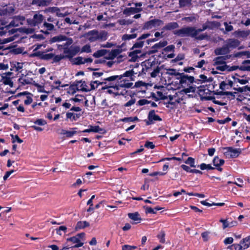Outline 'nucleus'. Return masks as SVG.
<instances>
[{"label": "nucleus", "mask_w": 250, "mask_h": 250, "mask_svg": "<svg viewBox=\"0 0 250 250\" xmlns=\"http://www.w3.org/2000/svg\"><path fill=\"white\" fill-rule=\"evenodd\" d=\"M128 216L132 220L135 222V223H139L141 220L140 215L138 212L129 213L128 214Z\"/></svg>", "instance_id": "obj_28"}, {"label": "nucleus", "mask_w": 250, "mask_h": 250, "mask_svg": "<svg viewBox=\"0 0 250 250\" xmlns=\"http://www.w3.org/2000/svg\"><path fill=\"white\" fill-rule=\"evenodd\" d=\"M67 230V228L65 226H60L59 228L56 229V233L57 234L59 235H62V232L65 233Z\"/></svg>", "instance_id": "obj_46"}, {"label": "nucleus", "mask_w": 250, "mask_h": 250, "mask_svg": "<svg viewBox=\"0 0 250 250\" xmlns=\"http://www.w3.org/2000/svg\"><path fill=\"white\" fill-rule=\"evenodd\" d=\"M66 116L67 119H72V120L75 121L77 119V118L79 117L78 116V115L72 112H67L66 114Z\"/></svg>", "instance_id": "obj_45"}, {"label": "nucleus", "mask_w": 250, "mask_h": 250, "mask_svg": "<svg viewBox=\"0 0 250 250\" xmlns=\"http://www.w3.org/2000/svg\"><path fill=\"white\" fill-rule=\"evenodd\" d=\"M136 99L134 98L131 97V99L125 104V106L129 107L135 104Z\"/></svg>", "instance_id": "obj_61"}, {"label": "nucleus", "mask_w": 250, "mask_h": 250, "mask_svg": "<svg viewBox=\"0 0 250 250\" xmlns=\"http://www.w3.org/2000/svg\"><path fill=\"white\" fill-rule=\"evenodd\" d=\"M113 82H107L105 85L103 86V89H107V92L109 94H113L115 95H124V92L123 91H120V88L118 85L115 86L112 85L113 83Z\"/></svg>", "instance_id": "obj_7"}, {"label": "nucleus", "mask_w": 250, "mask_h": 250, "mask_svg": "<svg viewBox=\"0 0 250 250\" xmlns=\"http://www.w3.org/2000/svg\"><path fill=\"white\" fill-rule=\"evenodd\" d=\"M181 167L184 170H185V171H186L187 172H191V173H195L202 174V172L201 171H200L199 170L195 169H191L189 168V167H188V166H186L185 165H182L181 166Z\"/></svg>", "instance_id": "obj_34"}, {"label": "nucleus", "mask_w": 250, "mask_h": 250, "mask_svg": "<svg viewBox=\"0 0 250 250\" xmlns=\"http://www.w3.org/2000/svg\"><path fill=\"white\" fill-rule=\"evenodd\" d=\"M214 66L215 67L216 70L221 71H231L236 69L235 66L230 67L226 64V63H222L221 64L214 65Z\"/></svg>", "instance_id": "obj_18"}, {"label": "nucleus", "mask_w": 250, "mask_h": 250, "mask_svg": "<svg viewBox=\"0 0 250 250\" xmlns=\"http://www.w3.org/2000/svg\"><path fill=\"white\" fill-rule=\"evenodd\" d=\"M234 82L237 83H239L241 84H245L248 83V81L246 79L241 78L237 76L233 77Z\"/></svg>", "instance_id": "obj_36"}, {"label": "nucleus", "mask_w": 250, "mask_h": 250, "mask_svg": "<svg viewBox=\"0 0 250 250\" xmlns=\"http://www.w3.org/2000/svg\"><path fill=\"white\" fill-rule=\"evenodd\" d=\"M163 24L164 22L158 19H154L146 22L144 25L143 28L145 29L148 30L153 28L158 27Z\"/></svg>", "instance_id": "obj_11"}, {"label": "nucleus", "mask_w": 250, "mask_h": 250, "mask_svg": "<svg viewBox=\"0 0 250 250\" xmlns=\"http://www.w3.org/2000/svg\"><path fill=\"white\" fill-rule=\"evenodd\" d=\"M167 44V42L166 41H162L157 43L155 44L153 46L152 48L154 49V51H157L158 49H160L166 46Z\"/></svg>", "instance_id": "obj_32"}, {"label": "nucleus", "mask_w": 250, "mask_h": 250, "mask_svg": "<svg viewBox=\"0 0 250 250\" xmlns=\"http://www.w3.org/2000/svg\"><path fill=\"white\" fill-rule=\"evenodd\" d=\"M75 63L77 64H84L85 62L84 58L82 57H78L76 59Z\"/></svg>", "instance_id": "obj_64"}, {"label": "nucleus", "mask_w": 250, "mask_h": 250, "mask_svg": "<svg viewBox=\"0 0 250 250\" xmlns=\"http://www.w3.org/2000/svg\"><path fill=\"white\" fill-rule=\"evenodd\" d=\"M178 27V24L177 22H173L168 23L163 28V30H172Z\"/></svg>", "instance_id": "obj_30"}, {"label": "nucleus", "mask_w": 250, "mask_h": 250, "mask_svg": "<svg viewBox=\"0 0 250 250\" xmlns=\"http://www.w3.org/2000/svg\"><path fill=\"white\" fill-rule=\"evenodd\" d=\"M84 236V233H80L76 236L68 238L66 239L67 242H71L75 245L73 246L74 248H79L83 246V243L81 242L80 238Z\"/></svg>", "instance_id": "obj_12"}, {"label": "nucleus", "mask_w": 250, "mask_h": 250, "mask_svg": "<svg viewBox=\"0 0 250 250\" xmlns=\"http://www.w3.org/2000/svg\"><path fill=\"white\" fill-rule=\"evenodd\" d=\"M228 249L230 250H243L241 243L233 244L228 247Z\"/></svg>", "instance_id": "obj_37"}, {"label": "nucleus", "mask_w": 250, "mask_h": 250, "mask_svg": "<svg viewBox=\"0 0 250 250\" xmlns=\"http://www.w3.org/2000/svg\"><path fill=\"white\" fill-rule=\"evenodd\" d=\"M229 47L226 44L222 47L216 48L214 51L215 54L216 55H226L229 53Z\"/></svg>", "instance_id": "obj_20"}, {"label": "nucleus", "mask_w": 250, "mask_h": 250, "mask_svg": "<svg viewBox=\"0 0 250 250\" xmlns=\"http://www.w3.org/2000/svg\"><path fill=\"white\" fill-rule=\"evenodd\" d=\"M132 51L129 53V61L135 62L139 57L142 56V52L140 49L132 50Z\"/></svg>", "instance_id": "obj_14"}, {"label": "nucleus", "mask_w": 250, "mask_h": 250, "mask_svg": "<svg viewBox=\"0 0 250 250\" xmlns=\"http://www.w3.org/2000/svg\"><path fill=\"white\" fill-rule=\"evenodd\" d=\"M220 222L223 224V229H225L227 228H229V222L227 219H221L220 220Z\"/></svg>", "instance_id": "obj_55"}, {"label": "nucleus", "mask_w": 250, "mask_h": 250, "mask_svg": "<svg viewBox=\"0 0 250 250\" xmlns=\"http://www.w3.org/2000/svg\"><path fill=\"white\" fill-rule=\"evenodd\" d=\"M53 58V61L54 62H58L60 61H61V60L65 58L63 54V55H56V56L54 55V57Z\"/></svg>", "instance_id": "obj_57"}, {"label": "nucleus", "mask_w": 250, "mask_h": 250, "mask_svg": "<svg viewBox=\"0 0 250 250\" xmlns=\"http://www.w3.org/2000/svg\"><path fill=\"white\" fill-rule=\"evenodd\" d=\"M48 11L51 12H56V15L59 17H64L68 14V13L66 12H62L61 9L57 7L50 8Z\"/></svg>", "instance_id": "obj_23"}, {"label": "nucleus", "mask_w": 250, "mask_h": 250, "mask_svg": "<svg viewBox=\"0 0 250 250\" xmlns=\"http://www.w3.org/2000/svg\"><path fill=\"white\" fill-rule=\"evenodd\" d=\"M121 52V50L120 49H115L111 50L110 55L112 58H114L118 56Z\"/></svg>", "instance_id": "obj_47"}, {"label": "nucleus", "mask_w": 250, "mask_h": 250, "mask_svg": "<svg viewBox=\"0 0 250 250\" xmlns=\"http://www.w3.org/2000/svg\"><path fill=\"white\" fill-rule=\"evenodd\" d=\"M226 57H218L213 60V65L217 64H221L222 63H225V60Z\"/></svg>", "instance_id": "obj_33"}, {"label": "nucleus", "mask_w": 250, "mask_h": 250, "mask_svg": "<svg viewBox=\"0 0 250 250\" xmlns=\"http://www.w3.org/2000/svg\"><path fill=\"white\" fill-rule=\"evenodd\" d=\"M3 10L5 13H11L15 10L14 6L12 4H9L6 7L4 8Z\"/></svg>", "instance_id": "obj_43"}, {"label": "nucleus", "mask_w": 250, "mask_h": 250, "mask_svg": "<svg viewBox=\"0 0 250 250\" xmlns=\"http://www.w3.org/2000/svg\"><path fill=\"white\" fill-rule=\"evenodd\" d=\"M89 226V223L86 221H79L77 223L76 229H82Z\"/></svg>", "instance_id": "obj_31"}, {"label": "nucleus", "mask_w": 250, "mask_h": 250, "mask_svg": "<svg viewBox=\"0 0 250 250\" xmlns=\"http://www.w3.org/2000/svg\"><path fill=\"white\" fill-rule=\"evenodd\" d=\"M234 239L231 237H227L224 240V243L225 245H227L229 244H231L233 242Z\"/></svg>", "instance_id": "obj_58"}, {"label": "nucleus", "mask_w": 250, "mask_h": 250, "mask_svg": "<svg viewBox=\"0 0 250 250\" xmlns=\"http://www.w3.org/2000/svg\"><path fill=\"white\" fill-rule=\"evenodd\" d=\"M209 27H210V26H208V22H207L205 24L203 25V28L202 29H196V31H197V35H198V34L202 31H203L207 29H209Z\"/></svg>", "instance_id": "obj_60"}, {"label": "nucleus", "mask_w": 250, "mask_h": 250, "mask_svg": "<svg viewBox=\"0 0 250 250\" xmlns=\"http://www.w3.org/2000/svg\"><path fill=\"white\" fill-rule=\"evenodd\" d=\"M186 164L190 165L191 167H195V160L192 157H188V159L185 162Z\"/></svg>", "instance_id": "obj_50"}, {"label": "nucleus", "mask_w": 250, "mask_h": 250, "mask_svg": "<svg viewBox=\"0 0 250 250\" xmlns=\"http://www.w3.org/2000/svg\"><path fill=\"white\" fill-rule=\"evenodd\" d=\"M23 63L22 62L12 61L10 62V70L16 72H20L23 68Z\"/></svg>", "instance_id": "obj_19"}, {"label": "nucleus", "mask_w": 250, "mask_h": 250, "mask_svg": "<svg viewBox=\"0 0 250 250\" xmlns=\"http://www.w3.org/2000/svg\"><path fill=\"white\" fill-rule=\"evenodd\" d=\"M234 34L236 36L242 38H246L250 34V31L249 30L237 31L235 32Z\"/></svg>", "instance_id": "obj_29"}, {"label": "nucleus", "mask_w": 250, "mask_h": 250, "mask_svg": "<svg viewBox=\"0 0 250 250\" xmlns=\"http://www.w3.org/2000/svg\"><path fill=\"white\" fill-rule=\"evenodd\" d=\"M43 26L49 31L52 30L54 28L53 24L46 22L45 21L44 22Z\"/></svg>", "instance_id": "obj_54"}, {"label": "nucleus", "mask_w": 250, "mask_h": 250, "mask_svg": "<svg viewBox=\"0 0 250 250\" xmlns=\"http://www.w3.org/2000/svg\"><path fill=\"white\" fill-rule=\"evenodd\" d=\"M137 37V34H125L122 36V40L123 41L130 40L131 39H135Z\"/></svg>", "instance_id": "obj_40"}, {"label": "nucleus", "mask_w": 250, "mask_h": 250, "mask_svg": "<svg viewBox=\"0 0 250 250\" xmlns=\"http://www.w3.org/2000/svg\"><path fill=\"white\" fill-rule=\"evenodd\" d=\"M104 82H100L98 81H93V82H91L90 83H89V85L92 86V87H91L92 90L95 89V88L98 87V86L99 84L102 85L103 84H105V81L104 80Z\"/></svg>", "instance_id": "obj_38"}, {"label": "nucleus", "mask_w": 250, "mask_h": 250, "mask_svg": "<svg viewBox=\"0 0 250 250\" xmlns=\"http://www.w3.org/2000/svg\"><path fill=\"white\" fill-rule=\"evenodd\" d=\"M191 0H179V4L181 7H185L190 4Z\"/></svg>", "instance_id": "obj_53"}, {"label": "nucleus", "mask_w": 250, "mask_h": 250, "mask_svg": "<svg viewBox=\"0 0 250 250\" xmlns=\"http://www.w3.org/2000/svg\"><path fill=\"white\" fill-rule=\"evenodd\" d=\"M25 21V18L23 16H18L14 18L13 20L10 22V25L13 26H18L20 25L23 24Z\"/></svg>", "instance_id": "obj_21"}, {"label": "nucleus", "mask_w": 250, "mask_h": 250, "mask_svg": "<svg viewBox=\"0 0 250 250\" xmlns=\"http://www.w3.org/2000/svg\"><path fill=\"white\" fill-rule=\"evenodd\" d=\"M51 2V0H38L36 3L39 6H45L48 5Z\"/></svg>", "instance_id": "obj_44"}, {"label": "nucleus", "mask_w": 250, "mask_h": 250, "mask_svg": "<svg viewBox=\"0 0 250 250\" xmlns=\"http://www.w3.org/2000/svg\"><path fill=\"white\" fill-rule=\"evenodd\" d=\"M107 35V33L104 31L98 32L96 30H93L85 33L83 37L89 42H94L98 40H106Z\"/></svg>", "instance_id": "obj_5"}, {"label": "nucleus", "mask_w": 250, "mask_h": 250, "mask_svg": "<svg viewBox=\"0 0 250 250\" xmlns=\"http://www.w3.org/2000/svg\"><path fill=\"white\" fill-rule=\"evenodd\" d=\"M136 247L134 246H130L128 245H125L123 246L122 250H134L136 249Z\"/></svg>", "instance_id": "obj_56"}, {"label": "nucleus", "mask_w": 250, "mask_h": 250, "mask_svg": "<svg viewBox=\"0 0 250 250\" xmlns=\"http://www.w3.org/2000/svg\"><path fill=\"white\" fill-rule=\"evenodd\" d=\"M197 19V16L196 15H192L191 16L183 18L182 20L183 21H186V22H192L195 21H196Z\"/></svg>", "instance_id": "obj_41"}, {"label": "nucleus", "mask_w": 250, "mask_h": 250, "mask_svg": "<svg viewBox=\"0 0 250 250\" xmlns=\"http://www.w3.org/2000/svg\"><path fill=\"white\" fill-rule=\"evenodd\" d=\"M220 88L222 90H226L229 89V87L228 86L227 82V81H223L220 84Z\"/></svg>", "instance_id": "obj_59"}, {"label": "nucleus", "mask_w": 250, "mask_h": 250, "mask_svg": "<svg viewBox=\"0 0 250 250\" xmlns=\"http://www.w3.org/2000/svg\"><path fill=\"white\" fill-rule=\"evenodd\" d=\"M9 68V65L7 63L3 62H0V71L2 70H6Z\"/></svg>", "instance_id": "obj_63"}, {"label": "nucleus", "mask_w": 250, "mask_h": 250, "mask_svg": "<svg viewBox=\"0 0 250 250\" xmlns=\"http://www.w3.org/2000/svg\"><path fill=\"white\" fill-rule=\"evenodd\" d=\"M76 134V128H71L69 130L62 129L61 132V134L65 135L66 137H71Z\"/></svg>", "instance_id": "obj_22"}, {"label": "nucleus", "mask_w": 250, "mask_h": 250, "mask_svg": "<svg viewBox=\"0 0 250 250\" xmlns=\"http://www.w3.org/2000/svg\"><path fill=\"white\" fill-rule=\"evenodd\" d=\"M195 92V88L191 86L188 87L183 89L176 92L174 95H169L168 96L169 101L168 104H169L175 105L176 104L180 103L186 98V95L190 93H194Z\"/></svg>", "instance_id": "obj_2"}, {"label": "nucleus", "mask_w": 250, "mask_h": 250, "mask_svg": "<svg viewBox=\"0 0 250 250\" xmlns=\"http://www.w3.org/2000/svg\"><path fill=\"white\" fill-rule=\"evenodd\" d=\"M15 39L14 37H11L8 38L0 40V50L3 48L2 44L7 43L14 41Z\"/></svg>", "instance_id": "obj_39"}, {"label": "nucleus", "mask_w": 250, "mask_h": 250, "mask_svg": "<svg viewBox=\"0 0 250 250\" xmlns=\"http://www.w3.org/2000/svg\"><path fill=\"white\" fill-rule=\"evenodd\" d=\"M222 150L224 155L227 158H237L241 153L240 148L232 147H223Z\"/></svg>", "instance_id": "obj_6"}, {"label": "nucleus", "mask_w": 250, "mask_h": 250, "mask_svg": "<svg viewBox=\"0 0 250 250\" xmlns=\"http://www.w3.org/2000/svg\"><path fill=\"white\" fill-rule=\"evenodd\" d=\"M225 43L226 45L229 47L230 51L231 49L235 48L240 44L239 41L235 39H228L225 42Z\"/></svg>", "instance_id": "obj_16"}, {"label": "nucleus", "mask_w": 250, "mask_h": 250, "mask_svg": "<svg viewBox=\"0 0 250 250\" xmlns=\"http://www.w3.org/2000/svg\"><path fill=\"white\" fill-rule=\"evenodd\" d=\"M69 39V38H67L65 36H63L62 35H58L57 36H55V37H53L52 38H51L49 42L51 43H54L55 42H62V41H66V42L67 40Z\"/></svg>", "instance_id": "obj_24"}, {"label": "nucleus", "mask_w": 250, "mask_h": 250, "mask_svg": "<svg viewBox=\"0 0 250 250\" xmlns=\"http://www.w3.org/2000/svg\"><path fill=\"white\" fill-rule=\"evenodd\" d=\"M81 53L85 52V53H90L91 52L90 45L89 44H86L84 45L82 49H80Z\"/></svg>", "instance_id": "obj_48"}, {"label": "nucleus", "mask_w": 250, "mask_h": 250, "mask_svg": "<svg viewBox=\"0 0 250 250\" xmlns=\"http://www.w3.org/2000/svg\"><path fill=\"white\" fill-rule=\"evenodd\" d=\"M92 86L89 85L88 83L81 81L77 83V88L78 90L84 92L90 91L92 90Z\"/></svg>", "instance_id": "obj_13"}, {"label": "nucleus", "mask_w": 250, "mask_h": 250, "mask_svg": "<svg viewBox=\"0 0 250 250\" xmlns=\"http://www.w3.org/2000/svg\"><path fill=\"white\" fill-rule=\"evenodd\" d=\"M21 85L28 84L31 83L32 80L25 75H22L18 80Z\"/></svg>", "instance_id": "obj_27"}, {"label": "nucleus", "mask_w": 250, "mask_h": 250, "mask_svg": "<svg viewBox=\"0 0 250 250\" xmlns=\"http://www.w3.org/2000/svg\"><path fill=\"white\" fill-rule=\"evenodd\" d=\"M134 7H128L125 9L123 11V14L128 16L138 13L142 10V8L141 7L142 6V3H136Z\"/></svg>", "instance_id": "obj_8"}, {"label": "nucleus", "mask_w": 250, "mask_h": 250, "mask_svg": "<svg viewBox=\"0 0 250 250\" xmlns=\"http://www.w3.org/2000/svg\"><path fill=\"white\" fill-rule=\"evenodd\" d=\"M73 43L72 39L67 40V42L62 44H59L58 47L59 49L62 48L63 49V55L65 58L71 59L75 56L80 51V47L79 46H68Z\"/></svg>", "instance_id": "obj_3"}, {"label": "nucleus", "mask_w": 250, "mask_h": 250, "mask_svg": "<svg viewBox=\"0 0 250 250\" xmlns=\"http://www.w3.org/2000/svg\"><path fill=\"white\" fill-rule=\"evenodd\" d=\"M148 121L147 123V125L152 124L154 121H160L162 120L161 118L158 115L155 114L154 110H151L149 111L148 115Z\"/></svg>", "instance_id": "obj_17"}, {"label": "nucleus", "mask_w": 250, "mask_h": 250, "mask_svg": "<svg viewBox=\"0 0 250 250\" xmlns=\"http://www.w3.org/2000/svg\"><path fill=\"white\" fill-rule=\"evenodd\" d=\"M12 74L11 72H8L7 75L5 76H2V82L5 85H8L11 87L13 86V82L12 81L11 78L8 77L7 76H10Z\"/></svg>", "instance_id": "obj_25"}, {"label": "nucleus", "mask_w": 250, "mask_h": 250, "mask_svg": "<svg viewBox=\"0 0 250 250\" xmlns=\"http://www.w3.org/2000/svg\"><path fill=\"white\" fill-rule=\"evenodd\" d=\"M200 168L202 170H205V169H213V167L211 166V165L209 164H206L205 163H202L200 165Z\"/></svg>", "instance_id": "obj_52"}, {"label": "nucleus", "mask_w": 250, "mask_h": 250, "mask_svg": "<svg viewBox=\"0 0 250 250\" xmlns=\"http://www.w3.org/2000/svg\"><path fill=\"white\" fill-rule=\"evenodd\" d=\"M213 163L214 166L219 167L222 166L224 164V160L220 159L218 157L216 156L214 158Z\"/></svg>", "instance_id": "obj_35"}, {"label": "nucleus", "mask_w": 250, "mask_h": 250, "mask_svg": "<svg viewBox=\"0 0 250 250\" xmlns=\"http://www.w3.org/2000/svg\"><path fill=\"white\" fill-rule=\"evenodd\" d=\"M178 79H180V83L182 87L188 86L194 82V78L193 77L188 76L183 74H180Z\"/></svg>", "instance_id": "obj_9"}, {"label": "nucleus", "mask_w": 250, "mask_h": 250, "mask_svg": "<svg viewBox=\"0 0 250 250\" xmlns=\"http://www.w3.org/2000/svg\"><path fill=\"white\" fill-rule=\"evenodd\" d=\"M208 26H210L209 29H212L215 27H218L220 26V23L217 21H208Z\"/></svg>", "instance_id": "obj_51"}, {"label": "nucleus", "mask_w": 250, "mask_h": 250, "mask_svg": "<svg viewBox=\"0 0 250 250\" xmlns=\"http://www.w3.org/2000/svg\"><path fill=\"white\" fill-rule=\"evenodd\" d=\"M12 138L13 139V143H15L16 141L18 142L19 143H22L23 141L21 139L18 135H11Z\"/></svg>", "instance_id": "obj_62"}, {"label": "nucleus", "mask_w": 250, "mask_h": 250, "mask_svg": "<svg viewBox=\"0 0 250 250\" xmlns=\"http://www.w3.org/2000/svg\"><path fill=\"white\" fill-rule=\"evenodd\" d=\"M235 90H237L238 92H250V87L248 86H245L241 87H238V88H234Z\"/></svg>", "instance_id": "obj_49"}, {"label": "nucleus", "mask_w": 250, "mask_h": 250, "mask_svg": "<svg viewBox=\"0 0 250 250\" xmlns=\"http://www.w3.org/2000/svg\"><path fill=\"white\" fill-rule=\"evenodd\" d=\"M163 75H164L165 77L168 78H171L174 77H176V78L178 79V77L179 76H180V73H178L175 69H167L163 73Z\"/></svg>", "instance_id": "obj_15"}, {"label": "nucleus", "mask_w": 250, "mask_h": 250, "mask_svg": "<svg viewBox=\"0 0 250 250\" xmlns=\"http://www.w3.org/2000/svg\"><path fill=\"white\" fill-rule=\"evenodd\" d=\"M175 35L179 37L190 36L196 39L202 40L206 38L207 36L203 34L197 35L196 29L193 27H186L176 30L174 32Z\"/></svg>", "instance_id": "obj_4"}, {"label": "nucleus", "mask_w": 250, "mask_h": 250, "mask_svg": "<svg viewBox=\"0 0 250 250\" xmlns=\"http://www.w3.org/2000/svg\"><path fill=\"white\" fill-rule=\"evenodd\" d=\"M240 242L243 250L248 249L250 246V235L243 238Z\"/></svg>", "instance_id": "obj_26"}, {"label": "nucleus", "mask_w": 250, "mask_h": 250, "mask_svg": "<svg viewBox=\"0 0 250 250\" xmlns=\"http://www.w3.org/2000/svg\"><path fill=\"white\" fill-rule=\"evenodd\" d=\"M134 72L132 70L126 71L122 75H115L104 79L105 83L107 82H118V86L120 87L129 88L133 85L131 81H134Z\"/></svg>", "instance_id": "obj_1"}, {"label": "nucleus", "mask_w": 250, "mask_h": 250, "mask_svg": "<svg viewBox=\"0 0 250 250\" xmlns=\"http://www.w3.org/2000/svg\"><path fill=\"white\" fill-rule=\"evenodd\" d=\"M144 42L142 41H138L136 42L132 46L131 50L140 49L143 46Z\"/></svg>", "instance_id": "obj_42"}, {"label": "nucleus", "mask_w": 250, "mask_h": 250, "mask_svg": "<svg viewBox=\"0 0 250 250\" xmlns=\"http://www.w3.org/2000/svg\"><path fill=\"white\" fill-rule=\"evenodd\" d=\"M44 20V17L39 13L36 14L34 15L32 19L28 20L27 21L28 24L31 27L38 26L41 24Z\"/></svg>", "instance_id": "obj_10"}]
</instances>
